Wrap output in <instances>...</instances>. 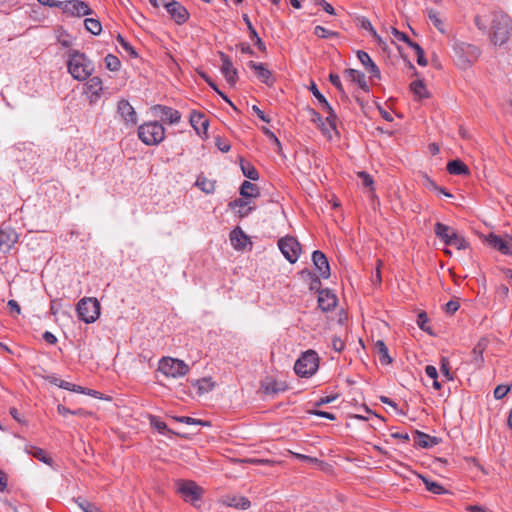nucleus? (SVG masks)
<instances>
[{
  "mask_svg": "<svg viewBox=\"0 0 512 512\" xmlns=\"http://www.w3.org/2000/svg\"><path fill=\"white\" fill-rule=\"evenodd\" d=\"M390 31H391V34L399 41H403V42H407L409 41V37L408 35H406L405 33L403 32H400L399 30H397L395 27H390Z\"/></svg>",
  "mask_w": 512,
  "mask_h": 512,
  "instance_id": "nucleus-62",
  "label": "nucleus"
},
{
  "mask_svg": "<svg viewBox=\"0 0 512 512\" xmlns=\"http://www.w3.org/2000/svg\"><path fill=\"white\" fill-rule=\"evenodd\" d=\"M358 177L361 179L362 185L364 187H372L373 185V179L372 177L365 171L358 172Z\"/></svg>",
  "mask_w": 512,
  "mask_h": 512,
  "instance_id": "nucleus-58",
  "label": "nucleus"
},
{
  "mask_svg": "<svg viewBox=\"0 0 512 512\" xmlns=\"http://www.w3.org/2000/svg\"><path fill=\"white\" fill-rule=\"evenodd\" d=\"M159 370L166 376L177 378L186 375L189 366L182 360L166 357L160 361Z\"/></svg>",
  "mask_w": 512,
  "mask_h": 512,
  "instance_id": "nucleus-6",
  "label": "nucleus"
},
{
  "mask_svg": "<svg viewBox=\"0 0 512 512\" xmlns=\"http://www.w3.org/2000/svg\"><path fill=\"white\" fill-rule=\"evenodd\" d=\"M160 5L167 10L177 24H183L189 18L187 9L175 0H160Z\"/></svg>",
  "mask_w": 512,
  "mask_h": 512,
  "instance_id": "nucleus-9",
  "label": "nucleus"
},
{
  "mask_svg": "<svg viewBox=\"0 0 512 512\" xmlns=\"http://www.w3.org/2000/svg\"><path fill=\"white\" fill-rule=\"evenodd\" d=\"M7 306L10 309L11 313H15L16 315H19L21 313L20 305L16 300H9Z\"/></svg>",
  "mask_w": 512,
  "mask_h": 512,
  "instance_id": "nucleus-64",
  "label": "nucleus"
},
{
  "mask_svg": "<svg viewBox=\"0 0 512 512\" xmlns=\"http://www.w3.org/2000/svg\"><path fill=\"white\" fill-rule=\"evenodd\" d=\"M357 56L361 64L366 68L367 72L370 73L371 77L380 78V70L377 65L373 62L368 53L364 51H358Z\"/></svg>",
  "mask_w": 512,
  "mask_h": 512,
  "instance_id": "nucleus-21",
  "label": "nucleus"
},
{
  "mask_svg": "<svg viewBox=\"0 0 512 512\" xmlns=\"http://www.w3.org/2000/svg\"><path fill=\"white\" fill-rule=\"evenodd\" d=\"M314 3L318 6H321L325 12L330 15H335V10L331 4H329L325 0H314Z\"/></svg>",
  "mask_w": 512,
  "mask_h": 512,
  "instance_id": "nucleus-59",
  "label": "nucleus"
},
{
  "mask_svg": "<svg viewBox=\"0 0 512 512\" xmlns=\"http://www.w3.org/2000/svg\"><path fill=\"white\" fill-rule=\"evenodd\" d=\"M489 245L505 255H512V239H503L495 234H490L487 239Z\"/></svg>",
  "mask_w": 512,
  "mask_h": 512,
  "instance_id": "nucleus-16",
  "label": "nucleus"
},
{
  "mask_svg": "<svg viewBox=\"0 0 512 512\" xmlns=\"http://www.w3.org/2000/svg\"><path fill=\"white\" fill-rule=\"evenodd\" d=\"M304 273H307V276L309 277V280H310V283H309V288L310 290H316V291H320V287H321V281H320V278L319 276L315 275L314 273L308 271V272H305L303 271L302 274Z\"/></svg>",
  "mask_w": 512,
  "mask_h": 512,
  "instance_id": "nucleus-50",
  "label": "nucleus"
},
{
  "mask_svg": "<svg viewBox=\"0 0 512 512\" xmlns=\"http://www.w3.org/2000/svg\"><path fill=\"white\" fill-rule=\"evenodd\" d=\"M154 110H158L161 113L162 119L168 121L170 124H176L181 119V114L178 110L168 106L156 105Z\"/></svg>",
  "mask_w": 512,
  "mask_h": 512,
  "instance_id": "nucleus-22",
  "label": "nucleus"
},
{
  "mask_svg": "<svg viewBox=\"0 0 512 512\" xmlns=\"http://www.w3.org/2000/svg\"><path fill=\"white\" fill-rule=\"evenodd\" d=\"M410 89L419 99L428 98V91L422 80H415L410 84Z\"/></svg>",
  "mask_w": 512,
  "mask_h": 512,
  "instance_id": "nucleus-34",
  "label": "nucleus"
},
{
  "mask_svg": "<svg viewBox=\"0 0 512 512\" xmlns=\"http://www.w3.org/2000/svg\"><path fill=\"white\" fill-rule=\"evenodd\" d=\"M414 443L421 448H431L439 443L437 437L430 436L421 431H415Z\"/></svg>",
  "mask_w": 512,
  "mask_h": 512,
  "instance_id": "nucleus-23",
  "label": "nucleus"
},
{
  "mask_svg": "<svg viewBox=\"0 0 512 512\" xmlns=\"http://www.w3.org/2000/svg\"><path fill=\"white\" fill-rule=\"evenodd\" d=\"M196 186L206 194H211L215 190V181L209 180L205 176H198Z\"/></svg>",
  "mask_w": 512,
  "mask_h": 512,
  "instance_id": "nucleus-31",
  "label": "nucleus"
},
{
  "mask_svg": "<svg viewBox=\"0 0 512 512\" xmlns=\"http://www.w3.org/2000/svg\"><path fill=\"white\" fill-rule=\"evenodd\" d=\"M61 9L64 13L77 17L86 16L92 13L88 4L80 0L63 1Z\"/></svg>",
  "mask_w": 512,
  "mask_h": 512,
  "instance_id": "nucleus-11",
  "label": "nucleus"
},
{
  "mask_svg": "<svg viewBox=\"0 0 512 512\" xmlns=\"http://www.w3.org/2000/svg\"><path fill=\"white\" fill-rule=\"evenodd\" d=\"M512 21L507 14L496 12L491 20V40L495 45H504L511 36Z\"/></svg>",
  "mask_w": 512,
  "mask_h": 512,
  "instance_id": "nucleus-2",
  "label": "nucleus"
},
{
  "mask_svg": "<svg viewBox=\"0 0 512 512\" xmlns=\"http://www.w3.org/2000/svg\"><path fill=\"white\" fill-rule=\"evenodd\" d=\"M57 411L62 416H66L68 414H71V415H83V413H84L82 409L70 410L69 408H67L66 406H64L62 404H59L57 406Z\"/></svg>",
  "mask_w": 512,
  "mask_h": 512,
  "instance_id": "nucleus-52",
  "label": "nucleus"
},
{
  "mask_svg": "<svg viewBox=\"0 0 512 512\" xmlns=\"http://www.w3.org/2000/svg\"><path fill=\"white\" fill-rule=\"evenodd\" d=\"M337 305V297L334 293H332L329 289H322L319 291L318 295V307L324 311L328 312L333 310Z\"/></svg>",
  "mask_w": 512,
  "mask_h": 512,
  "instance_id": "nucleus-14",
  "label": "nucleus"
},
{
  "mask_svg": "<svg viewBox=\"0 0 512 512\" xmlns=\"http://www.w3.org/2000/svg\"><path fill=\"white\" fill-rule=\"evenodd\" d=\"M312 261L315 265L316 269L319 272V275L327 279L330 277V266L327 257L325 254L319 250H316L312 254Z\"/></svg>",
  "mask_w": 512,
  "mask_h": 512,
  "instance_id": "nucleus-15",
  "label": "nucleus"
},
{
  "mask_svg": "<svg viewBox=\"0 0 512 512\" xmlns=\"http://www.w3.org/2000/svg\"><path fill=\"white\" fill-rule=\"evenodd\" d=\"M262 130L265 133V135L271 140V142L276 146L277 151H280L281 143H280L279 139L276 137V135L266 127H263Z\"/></svg>",
  "mask_w": 512,
  "mask_h": 512,
  "instance_id": "nucleus-56",
  "label": "nucleus"
},
{
  "mask_svg": "<svg viewBox=\"0 0 512 512\" xmlns=\"http://www.w3.org/2000/svg\"><path fill=\"white\" fill-rule=\"evenodd\" d=\"M176 421L185 423V424H199V425H208L207 422L202 421L200 419H195L188 416L174 417Z\"/></svg>",
  "mask_w": 512,
  "mask_h": 512,
  "instance_id": "nucleus-53",
  "label": "nucleus"
},
{
  "mask_svg": "<svg viewBox=\"0 0 512 512\" xmlns=\"http://www.w3.org/2000/svg\"><path fill=\"white\" fill-rule=\"evenodd\" d=\"M84 25L87 31H89L93 35H98L102 31V26L98 19L87 18L84 20Z\"/></svg>",
  "mask_w": 512,
  "mask_h": 512,
  "instance_id": "nucleus-37",
  "label": "nucleus"
},
{
  "mask_svg": "<svg viewBox=\"0 0 512 512\" xmlns=\"http://www.w3.org/2000/svg\"><path fill=\"white\" fill-rule=\"evenodd\" d=\"M195 386L198 388L199 394H204L213 389L214 383L211 381V379L203 378V379L197 380L195 383Z\"/></svg>",
  "mask_w": 512,
  "mask_h": 512,
  "instance_id": "nucleus-41",
  "label": "nucleus"
},
{
  "mask_svg": "<svg viewBox=\"0 0 512 512\" xmlns=\"http://www.w3.org/2000/svg\"><path fill=\"white\" fill-rule=\"evenodd\" d=\"M105 65L106 68L110 71H118L120 69L121 63L118 57L112 54H108L105 57Z\"/></svg>",
  "mask_w": 512,
  "mask_h": 512,
  "instance_id": "nucleus-44",
  "label": "nucleus"
},
{
  "mask_svg": "<svg viewBox=\"0 0 512 512\" xmlns=\"http://www.w3.org/2000/svg\"><path fill=\"white\" fill-rule=\"evenodd\" d=\"M435 235L442 240L446 245L450 242L453 235L456 233L452 227L445 225L443 223L437 222L434 226Z\"/></svg>",
  "mask_w": 512,
  "mask_h": 512,
  "instance_id": "nucleus-24",
  "label": "nucleus"
},
{
  "mask_svg": "<svg viewBox=\"0 0 512 512\" xmlns=\"http://www.w3.org/2000/svg\"><path fill=\"white\" fill-rule=\"evenodd\" d=\"M85 87V93L90 94V102L97 101L103 90L101 78L97 76L91 78L89 77Z\"/></svg>",
  "mask_w": 512,
  "mask_h": 512,
  "instance_id": "nucleus-20",
  "label": "nucleus"
},
{
  "mask_svg": "<svg viewBox=\"0 0 512 512\" xmlns=\"http://www.w3.org/2000/svg\"><path fill=\"white\" fill-rule=\"evenodd\" d=\"M17 232L7 225L0 227V251L8 252L17 243Z\"/></svg>",
  "mask_w": 512,
  "mask_h": 512,
  "instance_id": "nucleus-12",
  "label": "nucleus"
},
{
  "mask_svg": "<svg viewBox=\"0 0 512 512\" xmlns=\"http://www.w3.org/2000/svg\"><path fill=\"white\" fill-rule=\"evenodd\" d=\"M220 59L222 61L221 73L226 79L227 83L234 86L238 80L237 69L233 66L230 58L223 52H220Z\"/></svg>",
  "mask_w": 512,
  "mask_h": 512,
  "instance_id": "nucleus-13",
  "label": "nucleus"
},
{
  "mask_svg": "<svg viewBox=\"0 0 512 512\" xmlns=\"http://www.w3.org/2000/svg\"><path fill=\"white\" fill-rule=\"evenodd\" d=\"M117 114L127 127H134L138 122L137 113L126 99H121L117 104Z\"/></svg>",
  "mask_w": 512,
  "mask_h": 512,
  "instance_id": "nucleus-10",
  "label": "nucleus"
},
{
  "mask_svg": "<svg viewBox=\"0 0 512 512\" xmlns=\"http://www.w3.org/2000/svg\"><path fill=\"white\" fill-rule=\"evenodd\" d=\"M426 489L433 494L441 495L447 493V490L438 482L432 481L429 478L419 475Z\"/></svg>",
  "mask_w": 512,
  "mask_h": 512,
  "instance_id": "nucleus-30",
  "label": "nucleus"
},
{
  "mask_svg": "<svg viewBox=\"0 0 512 512\" xmlns=\"http://www.w3.org/2000/svg\"><path fill=\"white\" fill-rule=\"evenodd\" d=\"M67 61L68 72L78 81L87 80L94 72V63L78 50H70Z\"/></svg>",
  "mask_w": 512,
  "mask_h": 512,
  "instance_id": "nucleus-1",
  "label": "nucleus"
},
{
  "mask_svg": "<svg viewBox=\"0 0 512 512\" xmlns=\"http://www.w3.org/2000/svg\"><path fill=\"white\" fill-rule=\"evenodd\" d=\"M117 42L131 57L136 58L138 56L134 47L128 41H126L120 34L117 36Z\"/></svg>",
  "mask_w": 512,
  "mask_h": 512,
  "instance_id": "nucleus-47",
  "label": "nucleus"
},
{
  "mask_svg": "<svg viewBox=\"0 0 512 512\" xmlns=\"http://www.w3.org/2000/svg\"><path fill=\"white\" fill-rule=\"evenodd\" d=\"M138 137L146 145H157L165 138V129L159 122H148L138 127Z\"/></svg>",
  "mask_w": 512,
  "mask_h": 512,
  "instance_id": "nucleus-3",
  "label": "nucleus"
},
{
  "mask_svg": "<svg viewBox=\"0 0 512 512\" xmlns=\"http://www.w3.org/2000/svg\"><path fill=\"white\" fill-rule=\"evenodd\" d=\"M374 351L378 356L379 362L382 365H389L393 362L392 357L389 355L388 348L383 340H377L374 343Z\"/></svg>",
  "mask_w": 512,
  "mask_h": 512,
  "instance_id": "nucleus-25",
  "label": "nucleus"
},
{
  "mask_svg": "<svg viewBox=\"0 0 512 512\" xmlns=\"http://www.w3.org/2000/svg\"><path fill=\"white\" fill-rule=\"evenodd\" d=\"M278 247L283 256L290 262L295 263L300 255L301 247L297 239L293 236H286L278 241Z\"/></svg>",
  "mask_w": 512,
  "mask_h": 512,
  "instance_id": "nucleus-8",
  "label": "nucleus"
},
{
  "mask_svg": "<svg viewBox=\"0 0 512 512\" xmlns=\"http://www.w3.org/2000/svg\"><path fill=\"white\" fill-rule=\"evenodd\" d=\"M346 78L352 82H355L362 90L368 91L369 86L366 81L365 74L356 69H346L345 70Z\"/></svg>",
  "mask_w": 512,
  "mask_h": 512,
  "instance_id": "nucleus-26",
  "label": "nucleus"
},
{
  "mask_svg": "<svg viewBox=\"0 0 512 512\" xmlns=\"http://www.w3.org/2000/svg\"><path fill=\"white\" fill-rule=\"evenodd\" d=\"M423 185L425 188H427L430 191H439L440 193L444 194L446 197H452V195L448 192H446L443 188H440L437 186V184L427 175H423Z\"/></svg>",
  "mask_w": 512,
  "mask_h": 512,
  "instance_id": "nucleus-39",
  "label": "nucleus"
},
{
  "mask_svg": "<svg viewBox=\"0 0 512 512\" xmlns=\"http://www.w3.org/2000/svg\"><path fill=\"white\" fill-rule=\"evenodd\" d=\"M331 344H332V348L334 349V351L336 352H341L344 350L345 348V343L344 341L339 337V336H336L334 335L331 339Z\"/></svg>",
  "mask_w": 512,
  "mask_h": 512,
  "instance_id": "nucleus-54",
  "label": "nucleus"
},
{
  "mask_svg": "<svg viewBox=\"0 0 512 512\" xmlns=\"http://www.w3.org/2000/svg\"><path fill=\"white\" fill-rule=\"evenodd\" d=\"M428 18L433 23V25L441 32L444 33V23L442 22L440 18V14L438 11L434 9H428L427 10Z\"/></svg>",
  "mask_w": 512,
  "mask_h": 512,
  "instance_id": "nucleus-38",
  "label": "nucleus"
},
{
  "mask_svg": "<svg viewBox=\"0 0 512 512\" xmlns=\"http://www.w3.org/2000/svg\"><path fill=\"white\" fill-rule=\"evenodd\" d=\"M447 171L451 175H468L469 174V168L468 166L461 160H451L447 163L446 166Z\"/></svg>",
  "mask_w": 512,
  "mask_h": 512,
  "instance_id": "nucleus-28",
  "label": "nucleus"
},
{
  "mask_svg": "<svg viewBox=\"0 0 512 512\" xmlns=\"http://www.w3.org/2000/svg\"><path fill=\"white\" fill-rule=\"evenodd\" d=\"M310 91L314 95V97L318 100V102L323 105L325 102H327V99L325 96L318 90L316 84L314 82L311 83Z\"/></svg>",
  "mask_w": 512,
  "mask_h": 512,
  "instance_id": "nucleus-55",
  "label": "nucleus"
},
{
  "mask_svg": "<svg viewBox=\"0 0 512 512\" xmlns=\"http://www.w3.org/2000/svg\"><path fill=\"white\" fill-rule=\"evenodd\" d=\"M247 240L246 234L240 228H236L230 233L231 244L237 250L243 249L246 246Z\"/></svg>",
  "mask_w": 512,
  "mask_h": 512,
  "instance_id": "nucleus-27",
  "label": "nucleus"
},
{
  "mask_svg": "<svg viewBox=\"0 0 512 512\" xmlns=\"http://www.w3.org/2000/svg\"><path fill=\"white\" fill-rule=\"evenodd\" d=\"M80 320L85 323H94L100 316V304L96 298H83L76 306Z\"/></svg>",
  "mask_w": 512,
  "mask_h": 512,
  "instance_id": "nucleus-5",
  "label": "nucleus"
},
{
  "mask_svg": "<svg viewBox=\"0 0 512 512\" xmlns=\"http://www.w3.org/2000/svg\"><path fill=\"white\" fill-rule=\"evenodd\" d=\"M77 503L79 508L83 512H103L99 507H97L95 504L89 502L88 500L84 498H78Z\"/></svg>",
  "mask_w": 512,
  "mask_h": 512,
  "instance_id": "nucleus-42",
  "label": "nucleus"
},
{
  "mask_svg": "<svg viewBox=\"0 0 512 512\" xmlns=\"http://www.w3.org/2000/svg\"><path fill=\"white\" fill-rule=\"evenodd\" d=\"M286 386L282 383L272 381L264 386V392L266 394H277L286 390Z\"/></svg>",
  "mask_w": 512,
  "mask_h": 512,
  "instance_id": "nucleus-43",
  "label": "nucleus"
},
{
  "mask_svg": "<svg viewBox=\"0 0 512 512\" xmlns=\"http://www.w3.org/2000/svg\"><path fill=\"white\" fill-rule=\"evenodd\" d=\"M509 392V387L505 386V385H498L495 389H494V397L496 399H502L503 397L506 396V394Z\"/></svg>",
  "mask_w": 512,
  "mask_h": 512,
  "instance_id": "nucleus-60",
  "label": "nucleus"
},
{
  "mask_svg": "<svg viewBox=\"0 0 512 512\" xmlns=\"http://www.w3.org/2000/svg\"><path fill=\"white\" fill-rule=\"evenodd\" d=\"M177 491L186 502L194 504L203 495V489L191 480H178Z\"/></svg>",
  "mask_w": 512,
  "mask_h": 512,
  "instance_id": "nucleus-7",
  "label": "nucleus"
},
{
  "mask_svg": "<svg viewBox=\"0 0 512 512\" xmlns=\"http://www.w3.org/2000/svg\"><path fill=\"white\" fill-rule=\"evenodd\" d=\"M222 503L228 507L240 510H247L251 506L250 500L245 496L226 495L222 498Z\"/></svg>",
  "mask_w": 512,
  "mask_h": 512,
  "instance_id": "nucleus-19",
  "label": "nucleus"
},
{
  "mask_svg": "<svg viewBox=\"0 0 512 512\" xmlns=\"http://www.w3.org/2000/svg\"><path fill=\"white\" fill-rule=\"evenodd\" d=\"M329 80H330L331 84L334 87H336L339 92H341V93L343 92V86H342L339 75L331 73L329 75Z\"/></svg>",
  "mask_w": 512,
  "mask_h": 512,
  "instance_id": "nucleus-61",
  "label": "nucleus"
},
{
  "mask_svg": "<svg viewBox=\"0 0 512 512\" xmlns=\"http://www.w3.org/2000/svg\"><path fill=\"white\" fill-rule=\"evenodd\" d=\"M319 367V357L314 350H307L297 359L294 371L300 377L312 376Z\"/></svg>",
  "mask_w": 512,
  "mask_h": 512,
  "instance_id": "nucleus-4",
  "label": "nucleus"
},
{
  "mask_svg": "<svg viewBox=\"0 0 512 512\" xmlns=\"http://www.w3.org/2000/svg\"><path fill=\"white\" fill-rule=\"evenodd\" d=\"M440 371L443 374V376L446 378V380H448V381L453 380V375L450 372V363H449L448 358H446V357L441 358Z\"/></svg>",
  "mask_w": 512,
  "mask_h": 512,
  "instance_id": "nucleus-49",
  "label": "nucleus"
},
{
  "mask_svg": "<svg viewBox=\"0 0 512 512\" xmlns=\"http://www.w3.org/2000/svg\"><path fill=\"white\" fill-rule=\"evenodd\" d=\"M314 34L319 37V38H323V39H327V38H331V37H336L338 36V33L337 32H334V31H330L326 28H324L323 26H316L314 28Z\"/></svg>",
  "mask_w": 512,
  "mask_h": 512,
  "instance_id": "nucleus-46",
  "label": "nucleus"
},
{
  "mask_svg": "<svg viewBox=\"0 0 512 512\" xmlns=\"http://www.w3.org/2000/svg\"><path fill=\"white\" fill-rule=\"evenodd\" d=\"M248 201L242 198L235 199L229 203L231 208L239 207L238 214L240 217H246L252 211V208L248 206Z\"/></svg>",
  "mask_w": 512,
  "mask_h": 512,
  "instance_id": "nucleus-32",
  "label": "nucleus"
},
{
  "mask_svg": "<svg viewBox=\"0 0 512 512\" xmlns=\"http://www.w3.org/2000/svg\"><path fill=\"white\" fill-rule=\"evenodd\" d=\"M240 194L244 198L248 197H258L260 195L259 188L251 183L250 181L245 180L240 187Z\"/></svg>",
  "mask_w": 512,
  "mask_h": 512,
  "instance_id": "nucleus-29",
  "label": "nucleus"
},
{
  "mask_svg": "<svg viewBox=\"0 0 512 512\" xmlns=\"http://www.w3.org/2000/svg\"><path fill=\"white\" fill-rule=\"evenodd\" d=\"M216 146L221 152H228L231 148L229 142L220 137L216 138Z\"/></svg>",
  "mask_w": 512,
  "mask_h": 512,
  "instance_id": "nucleus-63",
  "label": "nucleus"
},
{
  "mask_svg": "<svg viewBox=\"0 0 512 512\" xmlns=\"http://www.w3.org/2000/svg\"><path fill=\"white\" fill-rule=\"evenodd\" d=\"M71 386L69 389H67L68 391H73V392H77V393H81V394H87V395H93L95 396L98 392L94 391V390H90V389H86L82 386H79V385H75V384H72L71 383Z\"/></svg>",
  "mask_w": 512,
  "mask_h": 512,
  "instance_id": "nucleus-57",
  "label": "nucleus"
},
{
  "mask_svg": "<svg viewBox=\"0 0 512 512\" xmlns=\"http://www.w3.org/2000/svg\"><path fill=\"white\" fill-rule=\"evenodd\" d=\"M306 111L311 122L315 123L317 126L319 124L324 125V119L315 109L308 107Z\"/></svg>",
  "mask_w": 512,
  "mask_h": 512,
  "instance_id": "nucleus-51",
  "label": "nucleus"
},
{
  "mask_svg": "<svg viewBox=\"0 0 512 512\" xmlns=\"http://www.w3.org/2000/svg\"><path fill=\"white\" fill-rule=\"evenodd\" d=\"M248 67L255 71L257 78L266 85H272L274 82L272 73L263 63L249 61Z\"/></svg>",
  "mask_w": 512,
  "mask_h": 512,
  "instance_id": "nucleus-17",
  "label": "nucleus"
},
{
  "mask_svg": "<svg viewBox=\"0 0 512 512\" xmlns=\"http://www.w3.org/2000/svg\"><path fill=\"white\" fill-rule=\"evenodd\" d=\"M189 121L198 135L207 134L209 121L205 118L203 113L196 111L191 112Z\"/></svg>",
  "mask_w": 512,
  "mask_h": 512,
  "instance_id": "nucleus-18",
  "label": "nucleus"
},
{
  "mask_svg": "<svg viewBox=\"0 0 512 512\" xmlns=\"http://www.w3.org/2000/svg\"><path fill=\"white\" fill-rule=\"evenodd\" d=\"M449 246H453L458 250H463L468 247V242L466 239L459 235L457 232L453 235L452 239H450V242L448 243Z\"/></svg>",
  "mask_w": 512,
  "mask_h": 512,
  "instance_id": "nucleus-40",
  "label": "nucleus"
},
{
  "mask_svg": "<svg viewBox=\"0 0 512 512\" xmlns=\"http://www.w3.org/2000/svg\"><path fill=\"white\" fill-rule=\"evenodd\" d=\"M27 452L32 455L33 457L37 458L38 460H40L41 462L45 463V464H51L52 462V459L51 457H49L46 453L45 450L41 449V448H38V447H35V446H31Z\"/></svg>",
  "mask_w": 512,
  "mask_h": 512,
  "instance_id": "nucleus-36",
  "label": "nucleus"
},
{
  "mask_svg": "<svg viewBox=\"0 0 512 512\" xmlns=\"http://www.w3.org/2000/svg\"><path fill=\"white\" fill-rule=\"evenodd\" d=\"M240 166H241V170L246 178H248L252 181H256L259 179L258 171L251 163L241 160Z\"/></svg>",
  "mask_w": 512,
  "mask_h": 512,
  "instance_id": "nucleus-33",
  "label": "nucleus"
},
{
  "mask_svg": "<svg viewBox=\"0 0 512 512\" xmlns=\"http://www.w3.org/2000/svg\"><path fill=\"white\" fill-rule=\"evenodd\" d=\"M417 325L419 326V328L429 334H433L431 329H430V326L428 325V317H427V314L425 312H421L418 314V317H417Z\"/></svg>",
  "mask_w": 512,
  "mask_h": 512,
  "instance_id": "nucleus-48",
  "label": "nucleus"
},
{
  "mask_svg": "<svg viewBox=\"0 0 512 512\" xmlns=\"http://www.w3.org/2000/svg\"><path fill=\"white\" fill-rule=\"evenodd\" d=\"M43 378L48 381L49 383L59 387V388H62V389H69L71 386V383L70 382H67L65 380H61L59 379L58 377L54 376V375H46V376H43Z\"/></svg>",
  "mask_w": 512,
  "mask_h": 512,
  "instance_id": "nucleus-45",
  "label": "nucleus"
},
{
  "mask_svg": "<svg viewBox=\"0 0 512 512\" xmlns=\"http://www.w3.org/2000/svg\"><path fill=\"white\" fill-rule=\"evenodd\" d=\"M322 106V109L327 113V117H326V122L329 124V126L331 127V129H333V131H336V122H337V115L334 111V109L332 108V106L329 104V102H325Z\"/></svg>",
  "mask_w": 512,
  "mask_h": 512,
  "instance_id": "nucleus-35",
  "label": "nucleus"
}]
</instances>
